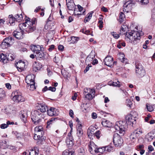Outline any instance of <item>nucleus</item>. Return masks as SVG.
<instances>
[{"label": "nucleus", "mask_w": 155, "mask_h": 155, "mask_svg": "<svg viewBox=\"0 0 155 155\" xmlns=\"http://www.w3.org/2000/svg\"><path fill=\"white\" fill-rule=\"evenodd\" d=\"M114 128L116 130V132H119L120 134L119 135L117 133H114L113 136V142L116 147L120 146L123 143V141L120 136H123L125 134V130L124 126L121 125L119 122L116 123L114 126Z\"/></svg>", "instance_id": "obj_1"}, {"label": "nucleus", "mask_w": 155, "mask_h": 155, "mask_svg": "<svg viewBox=\"0 0 155 155\" xmlns=\"http://www.w3.org/2000/svg\"><path fill=\"white\" fill-rule=\"evenodd\" d=\"M140 34L137 31H134L130 32H126L125 34V39L127 41H134L140 39Z\"/></svg>", "instance_id": "obj_2"}, {"label": "nucleus", "mask_w": 155, "mask_h": 155, "mask_svg": "<svg viewBox=\"0 0 155 155\" xmlns=\"http://www.w3.org/2000/svg\"><path fill=\"white\" fill-rule=\"evenodd\" d=\"M135 65V72L137 76L140 78L143 77L146 74L143 67L139 61L136 62Z\"/></svg>", "instance_id": "obj_3"}, {"label": "nucleus", "mask_w": 155, "mask_h": 155, "mask_svg": "<svg viewBox=\"0 0 155 155\" xmlns=\"http://www.w3.org/2000/svg\"><path fill=\"white\" fill-rule=\"evenodd\" d=\"M84 94L87 99L91 100L94 97L95 91L93 89L86 88L84 89Z\"/></svg>", "instance_id": "obj_4"}, {"label": "nucleus", "mask_w": 155, "mask_h": 155, "mask_svg": "<svg viewBox=\"0 0 155 155\" xmlns=\"http://www.w3.org/2000/svg\"><path fill=\"white\" fill-rule=\"evenodd\" d=\"M41 113L38 110H35L31 113V118L35 125H37L40 121V117Z\"/></svg>", "instance_id": "obj_5"}, {"label": "nucleus", "mask_w": 155, "mask_h": 155, "mask_svg": "<svg viewBox=\"0 0 155 155\" xmlns=\"http://www.w3.org/2000/svg\"><path fill=\"white\" fill-rule=\"evenodd\" d=\"M13 97L12 100L16 103L20 101L23 102L25 100L24 98L21 96V94L19 91L14 92L12 94Z\"/></svg>", "instance_id": "obj_6"}, {"label": "nucleus", "mask_w": 155, "mask_h": 155, "mask_svg": "<svg viewBox=\"0 0 155 155\" xmlns=\"http://www.w3.org/2000/svg\"><path fill=\"white\" fill-rule=\"evenodd\" d=\"M134 113H135V112L132 111L130 114L126 116V122L127 124L131 125V124H133L134 122L136 121L135 118L136 117V116L134 114Z\"/></svg>", "instance_id": "obj_7"}, {"label": "nucleus", "mask_w": 155, "mask_h": 155, "mask_svg": "<svg viewBox=\"0 0 155 155\" xmlns=\"http://www.w3.org/2000/svg\"><path fill=\"white\" fill-rule=\"evenodd\" d=\"M42 46V45L40 46L39 45H31L30 46V48L33 52L35 54L38 51H40V50H42L44 49V48Z\"/></svg>", "instance_id": "obj_8"}, {"label": "nucleus", "mask_w": 155, "mask_h": 155, "mask_svg": "<svg viewBox=\"0 0 155 155\" xmlns=\"http://www.w3.org/2000/svg\"><path fill=\"white\" fill-rule=\"evenodd\" d=\"M113 58L110 56H107L104 60L105 64L108 66L111 67L113 63Z\"/></svg>", "instance_id": "obj_9"}, {"label": "nucleus", "mask_w": 155, "mask_h": 155, "mask_svg": "<svg viewBox=\"0 0 155 155\" xmlns=\"http://www.w3.org/2000/svg\"><path fill=\"white\" fill-rule=\"evenodd\" d=\"M25 65V62L21 61H20L15 64L18 70L20 71H21L24 70Z\"/></svg>", "instance_id": "obj_10"}, {"label": "nucleus", "mask_w": 155, "mask_h": 155, "mask_svg": "<svg viewBox=\"0 0 155 155\" xmlns=\"http://www.w3.org/2000/svg\"><path fill=\"white\" fill-rule=\"evenodd\" d=\"M24 32L22 31H15L13 33V35L16 38L18 39H20L23 38V35Z\"/></svg>", "instance_id": "obj_11"}, {"label": "nucleus", "mask_w": 155, "mask_h": 155, "mask_svg": "<svg viewBox=\"0 0 155 155\" xmlns=\"http://www.w3.org/2000/svg\"><path fill=\"white\" fill-rule=\"evenodd\" d=\"M97 148V147L93 142H91L89 145V150L91 154H94L96 149Z\"/></svg>", "instance_id": "obj_12"}, {"label": "nucleus", "mask_w": 155, "mask_h": 155, "mask_svg": "<svg viewBox=\"0 0 155 155\" xmlns=\"http://www.w3.org/2000/svg\"><path fill=\"white\" fill-rule=\"evenodd\" d=\"M38 104V107H39L38 110H40V111L41 112H45L48 109L47 106L44 104L40 103V104Z\"/></svg>", "instance_id": "obj_13"}, {"label": "nucleus", "mask_w": 155, "mask_h": 155, "mask_svg": "<svg viewBox=\"0 0 155 155\" xmlns=\"http://www.w3.org/2000/svg\"><path fill=\"white\" fill-rule=\"evenodd\" d=\"M8 60L7 54H0V61L5 64L7 63Z\"/></svg>", "instance_id": "obj_14"}, {"label": "nucleus", "mask_w": 155, "mask_h": 155, "mask_svg": "<svg viewBox=\"0 0 155 155\" xmlns=\"http://www.w3.org/2000/svg\"><path fill=\"white\" fill-rule=\"evenodd\" d=\"M34 75H28L26 77L25 79V81L27 83V84H28L32 83L33 82L35 83L34 80Z\"/></svg>", "instance_id": "obj_15"}, {"label": "nucleus", "mask_w": 155, "mask_h": 155, "mask_svg": "<svg viewBox=\"0 0 155 155\" xmlns=\"http://www.w3.org/2000/svg\"><path fill=\"white\" fill-rule=\"evenodd\" d=\"M57 118L52 117L50 118L47 122V125L46 127L47 128H50L51 125L53 123H54L56 120H57Z\"/></svg>", "instance_id": "obj_16"}, {"label": "nucleus", "mask_w": 155, "mask_h": 155, "mask_svg": "<svg viewBox=\"0 0 155 155\" xmlns=\"http://www.w3.org/2000/svg\"><path fill=\"white\" fill-rule=\"evenodd\" d=\"M95 56L94 53L91 51L87 57L86 60V62L92 61Z\"/></svg>", "instance_id": "obj_17"}, {"label": "nucleus", "mask_w": 155, "mask_h": 155, "mask_svg": "<svg viewBox=\"0 0 155 155\" xmlns=\"http://www.w3.org/2000/svg\"><path fill=\"white\" fill-rule=\"evenodd\" d=\"M67 7L69 10H72L74 7V3L72 0H66Z\"/></svg>", "instance_id": "obj_18"}, {"label": "nucleus", "mask_w": 155, "mask_h": 155, "mask_svg": "<svg viewBox=\"0 0 155 155\" xmlns=\"http://www.w3.org/2000/svg\"><path fill=\"white\" fill-rule=\"evenodd\" d=\"M78 7V9L79 10V12H80V13H78L77 14H76V13L75 12V11L74 12V15H78V17H79V16L83 14V15H85V10H84V11H83L82 13L81 12V11H82L83 9V8L80 5H77Z\"/></svg>", "instance_id": "obj_19"}, {"label": "nucleus", "mask_w": 155, "mask_h": 155, "mask_svg": "<svg viewBox=\"0 0 155 155\" xmlns=\"http://www.w3.org/2000/svg\"><path fill=\"white\" fill-rule=\"evenodd\" d=\"M27 23H28V22H25V23L19 25V28L21 31H22L23 32H24V30L26 31V29L27 28Z\"/></svg>", "instance_id": "obj_20"}, {"label": "nucleus", "mask_w": 155, "mask_h": 155, "mask_svg": "<svg viewBox=\"0 0 155 155\" xmlns=\"http://www.w3.org/2000/svg\"><path fill=\"white\" fill-rule=\"evenodd\" d=\"M34 63L35 64H34L33 66V71L35 72H36L37 71L40 69L42 67V65L39 63H38V64H37V62L36 61H35Z\"/></svg>", "instance_id": "obj_21"}, {"label": "nucleus", "mask_w": 155, "mask_h": 155, "mask_svg": "<svg viewBox=\"0 0 155 155\" xmlns=\"http://www.w3.org/2000/svg\"><path fill=\"white\" fill-rule=\"evenodd\" d=\"M48 114L50 116H52L56 115V113L55 111V108L53 107H51L49 110H47Z\"/></svg>", "instance_id": "obj_22"}, {"label": "nucleus", "mask_w": 155, "mask_h": 155, "mask_svg": "<svg viewBox=\"0 0 155 155\" xmlns=\"http://www.w3.org/2000/svg\"><path fill=\"white\" fill-rule=\"evenodd\" d=\"M102 125L107 127H109L111 126V123L108 120L104 119L101 122Z\"/></svg>", "instance_id": "obj_23"}, {"label": "nucleus", "mask_w": 155, "mask_h": 155, "mask_svg": "<svg viewBox=\"0 0 155 155\" xmlns=\"http://www.w3.org/2000/svg\"><path fill=\"white\" fill-rule=\"evenodd\" d=\"M40 50V51H39L38 52L35 53V56L36 57L42 58L45 56V54L44 52H43L44 50V49L42 50Z\"/></svg>", "instance_id": "obj_24"}, {"label": "nucleus", "mask_w": 155, "mask_h": 155, "mask_svg": "<svg viewBox=\"0 0 155 155\" xmlns=\"http://www.w3.org/2000/svg\"><path fill=\"white\" fill-rule=\"evenodd\" d=\"M95 127L93 126H91L87 130V134L89 136L94 135Z\"/></svg>", "instance_id": "obj_25"}, {"label": "nucleus", "mask_w": 155, "mask_h": 155, "mask_svg": "<svg viewBox=\"0 0 155 155\" xmlns=\"http://www.w3.org/2000/svg\"><path fill=\"white\" fill-rule=\"evenodd\" d=\"M36 29V27L32 25L29 26V24L27 25V28L26 29V31L28 33L32 32L35 30Z\"/></svg>", "instance_id": "obj_26"}, {"label": "nucleus", "mask_w": 155, "mask_h": 155, "mask_svg": "<svg viewBox=\"0 0 155 155\" xmlns=\"http://www.w3.org/2000/svg\"><path fill=\"white\" fill-rule=\"evenodd\" d=\"M119 56V59L120 60V61L122 62H125L126 63L127 61H125V60H127V59H126L125 58V56L124 54L123 53L120 54Z\"/></svg>", "instance_id": "obj_27"}, {"label": "nucleus", "mask_w": 155, "mask_h": 155, "mask_svg": "<svg viewBox=\"0 0 155 155\" xmlns=\"http://www.w3.org/2000/svg\"><path fill=\"white\" fill-rule=\"evenodd\" d=\"M15 18L16 20L19 22L21 21L23 19V16L21 14H17L15 15Z\"/></svg>", "instance_id": "obj_28"}, {"label": "nucleus", "mask_w": 155, "mask_h": 155, "mask_svg": "<svg viewBox=\"0 0 155 155\" xmlns=\"http://www.w3.org/2000/svg\"><path fill=\"white\" fill-rule=\"evenodd\" d=\"M6 96L5 91L2 89H0V101L4 99Z\"/></svg>", "instance_id": "obj_29"}, {"label": "nucleus", "mask_w": 155, "mask_h": 155, "mask_svg": "<svg viewBox=\"0 0 155 155\" xmlns=\"http://www.w3.org/2000/svg\"><path fill=\"white\" fill-rule=\"evenodd\" d=\"M35 83L32 82L31 84H27V88L30 90L33 91L35 89Z\"/></svg>", "instance_id": "obj_30"}, {"label": "nucleus", "mask_w": 155, "mask_h": 155, "mask_svg": "<svg viewBox=\"0 0 155 155\" xmlns=\"http://www.w3.org/2000/svg\"><path fill=\"white\" fill-rule=\"evenodd\" d=\"M133 135H135L136 137H137L139 136L140 134H141L142 133V130L137 129V130H135L133 132Z\"/></svg>", "instance_id": "obj_31"}, {"label": "nucleus", "mask_w": 155, "mask_h": 155, "mask_svg": "<svg viewBox=\"0 0 155 155\" xmlns=\"http://www.w3.org/2000/svg\"><path fill=\"white\" fill-rule=\"evenodd\" d=\"M62 155H75L74 152L70 151L68 150L64 151L62 153Z\"/></svg>", "instance_id": "obj_32"}, {"label": "nucleus", "mask_w": 155, "mask_h": 155, "mask_svg": "<svg viewBox=\"0 0 155 155\" xmlns=\"http://www.w3.org/2000/svg\"><path fill=\"white\" fill-rule=\"evenodd\" d=\"M1 45V47L3 48H6L9 46H10V44L8 42H7V43L4 41H3Z\"/></svg>", "instance_id": "obj_33"}, {"label": "nucleus", "mask_w": 155, "mask_h": 155, "mask_svg": "<svg viewBox=\"0 0 155 155\" xmlns=\"http://www.w3.org/2000/svg\"><path fill=\"white\" fill-rule=\"evenodd\" d=\"M20 117L21 119L24 123H25L27 120V115L26 114H21L20 115Z\"/></svg>", "instance_id": "obj_34"}, {"label": "nucleus", "mask_w": 155, "mask_h": 155, "mask_svg": "<svg viewBox=\"0 0 155 155\" xmlns=\"http://www.w3.org/2000/svg\"><path fill=\"white\" fill-rule=\"evenodd\" d=\"M134 1L132 0L128 1L125 2L124 5V7H127L130 5L131 4H134Z\"/></svg>", "instance_id": "obj_35"}, {"label": "nucleus", "mask_w": 155, "mask_h": 155, "mask_svg": "<svg viewBox=\"0 0 155 155\" xmlns=\"http://www.w3.org/2000/svg\"><path fill=\"white\" fill-rule=\"evenodd\" d=\"M12 108V107H8L6 108L5 112L6 114H11L12 112V110L11 109Z\"/></svg>", "instance_id": "obj_36"}, {"label": "nucleus", "mask_w": 155, "mask_h": 155, "mask_svg": "<svg viewBox=\"0 0 155 155\" xmlns=\"http://www.w3.org/2000/svg\"><path fill=\"white\" fill-rule=\"evenodd\" d=\"M120 21L122 22L123 21L125 18V15L123 12H121L120 14Z\"/></svg>", "instance_id": "obj_37"}, {"label": "nucleus", "mask_w": 155, "mask_h": 155, "mask_svg": "<svg viewBox=\"0 0 155 155\" xmlns=\"http://www.w3.org/2000/svg\"><path fill=\"white\" fill-rule=\"evenodd\" d=\"M126 29V26L125 25H123L121 27L120 34H123V33L125 32Z\"/></svg>", "instance_id": "obj_38"}, {"label": "nucleus", "mask_w": 155, "mask_h": 155, "mask_svg": "<svg viewBox=\"0 0 155 155\" xmlns=\"http://www.w3.org/2000/svg\"><path fill=\"white\" fill-rule=\"evenodd\" d=\"M121 85V83L120 81L117 82V83L110 84V86H112L113 87H120Z\"/></svg>", "instance_id": "obj_39"}, {"label": "nucleus", "mask_w": 155, "mask_h": 155, "mask_svg": "<svg viewBox=\"0 0 155 155\" xmlns=\"http://www.w3.org/2000/svg\"><path fill=\"white\" fill-rule=\"evenodd\" d=\"M42 127L41 126L36 127L35 128V132H43L42 130Z\"/></svg>", "instance_id": "obj_40"}, {"label": "nucleus", "mask_w": 155, "mask_h": 155, "mask_svg": "<svg viewBox=\"0 0 155 155\" xmlns=\"http://www.w3.org/2000/svg\"><path fill=\"white\" fill-rule=\"evenodd\" d=\"M73 139L70 140L68 139H67L66 140V143L68 145L72 146L73 144Z\"/></svg>", "instance_id": "obj_41"}, {"label": "nucleus", "mask_w": 155, "mask_h": 155, "mask_svg": "<svg viewBox=\"0 0 155 155\" xmlns=\"http://www.w3.org/2000/svg\"><path fill=\"white\" fill-rule=\"evenodd\" d=\"M126 103L127 105V106L130 108L131 107V106L132 105V102L131 101V100L130 99H127L126 100Z\"/></svg>", "instance_id": "obj_42"}, {"label": "nucleus", "mask_w": 155, "mask_h": 155, "mask_svg": "<svg viewBox=\"0 0 155 155\" xmlns=\"http://www.w3.org/2000/svg\"><path fill=\"white\" fill-rule=\"evenodd\" d=\"M71 39L72 41L71 43L74 44L77 42L79 38L77 37L72 36L71 37Z\"/></svg>", "instance_id": "obj_43"}, {"label": "nucleus", "mask_w": 155, "mask_h": 155, "mask_svg": "<svg viewBox=\"0 0 155 155\" xmlns=\"http://www.w3.org/2000/svg\"><path fill=\"white\" fill-rule=\"evenodd\" d=\"M94 136L96 137V138L97 139H99L100 137L101 136V133L99 130L97 131L94 134Z\"/></svg>", "instance_id": "obj_44"}, {"label": "nucleus", "mask_w": 155, "mask_h": 155, "mask_svg": "<svg viewBox=\"0 0 155 155\" xmlns=\"http://www.w3.org/2000/svg\"><path fill=\"white\" fill-rule=\"evenodd\" d=\"M83 134V131L82 129H79L77 130V135L78 137H80Z\"/></svg>", "instance_id": "obj_45"}, {"label": "nucleus", "mask_w": 155, "mask_h": 155, "mask_svg": "<svg viewBox=\"0 0 155 155\" xmlns=\"http://www.w3.org/2000/svg\"><path fill=\"white\" fill-rule=\"evenodd\" d=\"M105 150H106L108 152L111 151L113 150L112 147L110 146H106L104 147Z\"/></svg>", "instance_id": "obj_46"}, {"label": "nucleus", "mask_w": 155, "mask_h": 155, "mask_svg": "<svg viewBox=\"0 0 155 155\" xmlns=\"http://www.w3.org/2000/svg\"><path fill=\"white\" fill-rule=\"evenodd\" d=\"M111 34L116 39H117L119 37V35L117 34L116 32H111Z\"/></svg>", "instance_id": "obj_47"}, {"label": "nucleus", "mask_w": 155, "mask_h": 155, "mask_svg": "<svg viewBox=\"0 0 155 155\" xmlns=\"http://www.w3.org/2000/svg\"><path fill=\"white\" fill-rule=\"evenodd\" d=\"M35 135H38L39 137V138H40L41 139L43 137V132H38L37 133L35 132Z\"/></svg>", "instance_id": "obj_48"}, {"label": "nucleus", "mask_w": 155, "mask_h": 155, "mask_svg": "<svg viewBox=\"0 0 155 155\" xmlns=\"http://www.w3.org/2000/svg\"><path fill=\"white\" fill-rule=\"evenodd\" d=\"M0 127L1 129H4L6 128L8 126V125L7 124V123L6 122V124H3L0 125Z\"/></svg>", "instance_id": "obj_49"}, {"label": "nucleus", "mask_w": 155, "mask_h": 155, "mask_svg": "<svg viewBox=\"0 0 155 155\" xmlns=\"http://www.w3.org/2000/svg\"><path fill=\"white\" fill-rule=\"evenodd\" d=\"M146 107L148 110L149 112H151L153 110V108L152 106H148L147 104Z\"/></svg>", "instance_id": "obj_50"}, {"label": "nucleus", "mask_w": 155, "mask_h": 155, "mask_svg": "<svg viewBox=\"0 0 155 155\" xmlns=\"http://www.w3.org/2000/svg\"><path fill=\"white\" fill-rule=\"evenodd\" d=\"M92 12H90L85 17L87 18L90 20V19H91L92 16Z\"/></svg>", "instance_id": "obj_51"}, {"label": "nucleus", "mask_w": 155, "mask_h": 155, "mask_svg": "<svg viewBox=\"0 0 155 155\" xmlns=\"http://www.w3.org/2000/svg\"><path fill=\"white\" fill-rule=\"evenodd\" d=\"M103 21L102 20H99L98 21V24H99V27L100 29L101 30L103 27Z\"/></svg>", "instance_id": "obj_52"}, {"label": "nucleus", "mask_w": 155, "mask_h": 155, "mask_svg": "<svg viewBox=\"0 0 155 155\" xmlns=\"http://www.w3.org/2000/svg\"><path fill=\"white\" fill-rule=\"evenodd\" d=\"M78 151L79 153H81L82 155H83L85 153L84 149L83 147L80 148L78 150Z\"/></svg>", "instance_id": "obj_53"}, {"label": "nucleus", "mask_w": 155, "mask_h": 155, "mask_svg": "<svg viewBox=\"0 0 155 155\" xmlns=\"http://www.w3.org/2000/svg\"><path fill=\"white\" fill-rule=\"evenodd\" d=\"M140 2L142 5H146L149 3L148 0H140Z\"/></svg>", "instance_id": "obj_54"}, {"label": "nucleus", "mask_w": 155, "mask_h": 155, "mask_svg": "<svg viewBox=\"0 0 155 155\" xmlns=\"http://www.w3.org/2000/svg\"><path fill=\"white\" fill-rule=\"evenodd\" d=\"M16 20L15 17H12L9 19V22L10 24H12L15 22V21Z\"/></svg>", "instance_id": "obj_55"}, {"label": "nucleus", "mask_w": 155, "mask_h": 155, "mask_svg": "<svg viewBox=\"0 0 155 155\" xmlns=\"http://www.w3.org/2000/svg\"><path fill=\"white\" fill-rule=\"evenodd\" d=\"M90 64H88V66L86 67L84 71V73L87 72L89 69V68L91 67V65L90 64Z\"/></svg>", "instance_id": "obj_56"}, {"label": "nucleus", "mask_w": 155, "mask_h": 155, "mask_svg": "<svg viewBox=\"0 0 155 155\" xmlns=\"http://www.w3.org/2000/svg\"><path fill=\"white\" fill-rule=\"evenodd\" d=\"M48 90L52 92H54L56 90V88L53 87H50L48 88Z\"/></svg>", "instance_id": "obj_57"}, {"label": "nucleus", "mask_w": 155, "mask_h": 155, "mask_svg": "<svg viewBox=\"0 0 155 155\" xmlns=\"http://www.w3.org/2000/svg\"><path fill=\"white\" fill-rule=\"evenodd\" d=\"M91 116L92 118L94 119H96L97 118V114L95 113H93L91 114Z\"/></svg>", "instance_id": "obj_58"}, {"label": "nucleus", "mask_w": 155, "mask_h": 155, "mask_svg": "<svg viewBox=\"0 0 155 155\" xmlns=\"http://www.w3.org/2000/svg\"><path fill=\"white\" fill-rule=\"evenodd\" d=\"M74 114L73 111L72 110H70L69 112V115L72 118H73V115Z\"/></svg>", "instance_id": "obj_59"}, {"label": "nucleus", "mask_w": 155, "mask_h": 155, "mask_svg": "<svg viewBox=\"0 0 155 155\" xmlns=\"http://www.w3.org/2000/svg\"><path fill=\"white\" fill-rule=\"evenodd\" d=\"M67 139H68L70 140L73 139L72 137L71 136V133L68 134Z\"/></svg>", "instance_id": "obj_60"}, {"label": "nucleus", "mask_w": 155, "mask_h": 155, "mask_svg": "<svg viewBox=\"0 0 155 155\" xmlns=\"http://www.w3.org/2000/svg\"><path fill=\"white\" fill-rule=\"evenodd\" d=\"M152 19L155 22V10H154L153 13L152 15Z\"/></svg>", "instance_id": "obj_61"}, {"label": "nucleus", "mask_w": 155, "mask_h": 155, "mask_svg": "<svg viewBox=\"0 0 155 155\" xmlns=\"http://www.w3.org/2000/svg\"><path fill=\"white\" fill-rule=\"evenodd\" d=\"M58 48L59 50L61 51H62L64 48V47L63 45H60L58 47Z\"/></svg>", "instance_id": "obj_62"}, {"label": "nucleus", "mask_w": 155, "mask_h": 155, "mask_svg": "<svg viewBox=\"0 0 155 155\" xmlns=\"http://www.w3.org/2000/svg\"><path fill=\"white\" fill-rule=\"evenodd\" d=\"M54 48V45H51L50 46V48L48 49V50L49 51H51Z\"/></svg>", "instance_id": "obj_63"}, {"label": "nucleus", "mask_w": 155, "mask_h": 155, "mask_svg": "<svg viewBox=\"0 0 155 155\" xmlns=\"http://www.w3.org/2000/svg\"><path fill=\"white\" fill-rule=\"evenodd\" d=\"M35 151L33 150H31L29 152L30 155H35Z\"/></svg>", "instance_id": "obj_64"}]
</instances>
